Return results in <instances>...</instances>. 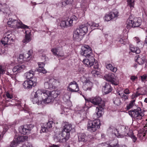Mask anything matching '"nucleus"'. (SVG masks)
<instances>
[{"label":"nucleus","instance_id":"1","mask_svg":"<svg viewBox=\"0 0 147 147\" xmlns=\"http://www.w3.org/2000/svg\"><path fill=\"white\" fill-rule=\"evenodd\" d=\"M31 95V100L33 103L39 105L42 102L45 104H48L53 102L58 94L57 92L54 91H44L41 90H38L36 92H32Z\"/></svg>","mask_w":147,"mask_h":147},{"label":"nucleus","instance_id":"2","mask_svg":"<svg viewBox=\"0 0 147 147\" xmlns=\"http://www.w3.org/2000/svg\"><path fill=\"white\" fill-rule=\"evenodd\" d=\"M80 54L88 59H84L83 62L88 67H91L94 64V58L91 49L88 45H84L82 47L80 51Z\"/></svg>","mask_w":147,"mask_h":147},{"label":"nucleus","instance_id":"3","mask_svg":"<svg viewBox=\"0 0 147 147\" xmlns=\"http://www.w3.org/2000/svg\"><path fill=\"white\" fill-rule=\"evenodd\" d=\"M7 24L9 27L13 28H22L24 29L28 28V26L23 24L20 20L9 18Z\"/></svg>","mask_w":147,"mask_h":147},{"label":"nucleus","instance_id":"4","mask_svg":"<svg viewBox=\"0 0 147 147\" xmlns=\"http://www.w3.org/2000/svg\"><path fill=\"white\" fill-rule=\"evenodd\" d=\"M129 114L132 117L134 118L138 122H140V121L142 119L144 114L142 112L140 108L138 107L137 109L129 111Z\"/></svg>","mask_w":147,"mask_h":147},{"label":"nucleus","instance_id":"5","mask_svg":"<svg viewBox=\"0 0 147 147\" xmlns=\"http://www.w3.org/2000/svg\"><path fill=\"white\" fill-rule=\"evenodd\" d=\"M14 36L8 32L6 33L4 35L3 38L1 40V42L4 46L13 43L14 41Z\"/></svg>","mask_w":147,"mask_h":147},{"label":"nucleus","instance_id":"6","mask_svg":"<svg viewBox=\"0 0 147 147\" xmlns=\"http://www.w3.org/2000/svg\"><path fill=\"white\" fill-rule=\"evenodd\" d=\"M128 23L126 27L129 29L131 27L135 28L139 26L141 24L142 20L140 18H135L133 20L129 19L127 20Z\"/></svg>","mask_w":147,"mask_h":147},{"label":"nucleus","instance_id":"7","mask_svg":"<svg viewBox=\"0 0 147 147\" xmlns=\"http://www.w3.org/2000/svg\"><path fill=\"white\" fill-rule=\"evenodd\" d=\"M100 121L95 120L94 121H89L87 125V129L91 132L95 131L97 128L100 127Z\"/></svg>","mask_w":147,"mask_h":147},{"label":"nucleus","instance_id":"8","mask_svg":"<svg viewBox=\"0 0 147 147\" xmlns=\"http://www.w3.org/2000/svg\"><path fill=\"white\" fill-rule=\"evenodd\" d=\"M59 81L53 78L51 79L44 83V87L46 89H55L59 85Z\"/></svg>","mask_w":147,"mask_h":147},{"label":"nucleus","instance_id":"9","mask_svg":"<svg viewBox=\"0 0 147 147\" xmlns=\"http://www.w3.org/2000/svg\"><path fill=\"white\" fill-rule=\"evenodd\" d=\"M105 79L107 81L111 83L112 84L115 85H117L119 80L116 76L113 73H109L104 76Z\"/></svg>","mask_w":147,"mask_h":147},{"label":"nucleus","instance_id":"10","mask_svg":"<svg viewBox=\"0 0 147 147\" xmlns=\"http://www.w3.org/2000/svg\"><path fill=\"white\" fill-rule=\"evenodd\" d=\"M90 101L95 105L105 106V102L100 96H96L90 99Z\"/></svg>","mask_w":147,"mask_h":147},{"label":"nucleus","instance_id":"11","mask_svg":"<svg viewBox=\"0 0 147 147\" xmlns=\"http://www.w3.org/2000/svg\"><path fill=\"white\" fill-rule=\"evenodd\" d=\"M119 16V12L117 10L115 9L105 16V20L107 21L116 19Z\"/></svg>","mask_w":147,"mask_h":147},{"label":"nucleus","instance_id":"12","mask_svg":"<svg viewBox=\"0 0 147 147\" xmlns=\"http://www.w3.org/2000/svg\"><path fill=\"white\" fill-rule=\"evenodd\" d=\"M37 82L36 78H34L29 81H26L23 84V85L25 88L29 89L32 88V86H36Z\"/></svg>","mask_w":147,"mask_h":147},{"label":"nucleus","instance_id":"13","mask_svg":"<svg viewBox=\"0 0 147 147\" xmlns=\"http://www.w3.org/2000/svg\"><path fill=\"white\" fill-rule=\"evenodd\" d=\"M123 134L125 136H128L130 137L132 140L134 142H135L137 140V138L134 135L133 131L131 130H130L128 127L125 126L124 127L123 131Z\"/></svg>","mask_w":147,"mask_h":147},{"label":"nucleus","instance_id":"14","mask_svg":"<svg viewBox=\"0 0 147 147\" xmlns=\"http://www.w3.org/2000/svg\"><path fill=\"white\" fill-rule=\"evenodd\" d=\"M105 108V106H98L96 109L95 114L96 118L101 117L104 113V109Z\"/></svg>","mask_w":147,"mask_h":147},{"label":"nucleus","instance_id":"15","mask_svg":"<svg viewBox=\"0 0 147 147\" xmlns=\"http://www.w3.org/2000/svg\"><path fill=\"white\" fill-rule=\"evenodd\" d=\"M51 51L53 54L58 57H62L64 56V53L62 51L61 47L57 48H55L51 49Z\"/></svg>","mask_w":147,"mask_h":147},{"label":"nucleus","instance_id":"16","mask_svg":"<svg viewBox=\"0 0 147 147\" xmlns=\"http://www.w3.org/2000/svg\"><path fill=\"white\" fill-rule=\"evenodd\" d=\"M82 36L80 30L78 28L73 32V38L74 40L80 41L81 39Z\"/></svg>","mask_w":147,"mask_h":147},{"label":"nucleus","instance_id":"17","mask_svg":"<svg viewBox=\"0 0 147 147\" xmlns=\"http://www.w3.org/2000/svg\"><path fill=\"white\" fill-rule=\"evenodd\" d=\"M135 60L139 64L142 65L145 62V57L144 55H138L135 57Z\"/></svg>","mask_w":147,"mask_h":147},{"label":"nucleus","instance_id":"18","mask_svg":"<svg viewBox=\"0 0 147 147\" xmlns=\"http://www.w3.org/2000/svg\"><path fill=\"white\" fill-rule=\"evenodd\" d=\"M61 134L62 136V137L63 138V142H65L70 137L69 132L63 129Z\"/></svg>","mask_w":147,"mask_h":147},{"label":"nucleus","instance_id":"19","mask_svg":"<svg viewBox=\"0 0 147 147\" xmlns=\"http://www.w3.org/2000/svg\"><path fill=\"white\" fill-rule=\"evenodd\" d=\"M92 87V83L90 81H88V82L84 84L82 88L85 91L91 90Z\"/></svg>","mask_w":147,"mask_h":147},{"label":"nucleus","instance_id":"20","mask_svg":"<svg viewBox=\"0 0 147 147\" xmlns=\"http://www.w3.org/2000/svg\"><path fill=\"white\" fill-rule=\"evenodd\" d=\"M78 139L79 142H85L88 140V138L86 134L83 133H79L78 135Z\"/></svg>","mask_w":147,"mask_h":147},{"label":"nucleus","instance_id":"21","mask_svg":"<svg viewBox=\"0 0 147 147\" xmlns=\"http://www.w3.org/2000/svg\"><path fill=\"white\" fill-rule=\"evenodd\" d=\"M103 90H104L105 93L106 94H108L111 92L112 90V88L110 84L109 83H106L104 86Z\"/></svg>","mask_w":147,"mask_h":147},{"label":"nucleus","instance_id":"22","mask_svg":"<svg viewBox=\"0 0 147 147\" xmlns=\"http://www.w3.org/2000/svg\"><path fill=\"white\" fill-rule=\"evenodd\" d=\"M147 131V126H145L144 128L140 130L138 132V136L141 139H143V137L145 136L146 132Z\"/></svg>","mask_w":147,"mask_h":147},{"label":"nucleus","instance_id":"23","mask_svg":"<svg viewBox=\"0 0 147 147\" xmlns=\"http://www.w3.org/2000/svg\"><path fill=\"white\" fill-rule=\"evenodd\" d=\"M25 66L24 65H18L15 66L12 69L13 72H20L25 68Z\"/></svg>","mask_w":147,"mask_h":147},{"label":"nucleus","instance_id":"24","mask_svg":"<svg viewBox=\"0 0 147 147\" xmlns=\"http://www.w3.org/2000/svg\"><path fill=\"white\" fill-rule=\"evenodd\" d=\"M85 26L84 25H82L80 26L78 28L80 30V33L82 36L84 35L87 32L88 27L89 26L87 25Z\"/></svg>","mask_w":147,"mask_h":147},{"label":"nucleus","instance_id":"25","mask_svg":"<svg viewBox=\"0 0 147 147\" xmlns=\"http://www.w3.org/2000/svg\"><path fill=\"white\" fill-rule=\"evenodd\" d=\"M69 85H73V86H71V87L73 88L74 87H76V88L75 89V90H74L71 88L68 87V88L69 90L72 92H77L79 90L78 85L76 82L74 81L73 82H71L70 83Z\"/></svg>","mask_w":147,"mask_h":147},{"label":"nucleus","instance_id":"26","mask_svg":"<svg viewBox=\"0 0 147 147\" xmlns=\"http://www.w3.org/2000/svg\"><path fill=\"white\" fill-rule=\"evenodd\" d=\"M34 72L33 71L31 70L29 72H27L24 74V76L26 78L28 79L34 78H34H36L35 77H33L34 75Z\"/></svg>","mask_w":147,"mask_h":147},{"label":"nucleus","instance_id":"27","mask_svg":"<svg viewBox=\"0 0 147 147\" xmlns=\"http://www.w3.org/2000/svg\"><path fill=\"white\" fill-rule=\"evenodd\" d=\"M61 134H58L55 135L54 136V139L55 142H63V138Z\"/></svg>","mask_w":147,"mask_h":147},{"label":"nucleus","instance_id":"28","mask_svg":"<svg viewBox=\"0 0 147 147\" xmlns=\"http://www.w3.org/2000/svg\"><path fill=\"white\" fill-rule=\"evenodd\" d=\"M19 131L20 133L24 135H28L29 134L28 130L25 126H21L19 128Z\"/></svg>","mask_w":147,"mask_h":147},{"label":"nucleus","instance_id":"29","mask_svg":"<svg viewBox=\"0 0 147 147\" xmlns=\"http://www.w3.org/2000/svg\"><path fill=\"white\" fill-rule=\"evenodd\" d=\"M14 138L16 139V142L19 143L20 142H24L27 140L28 137L26 136H20L18 137L16 136Z\"/></svg>","mask_w":147,"mask_h":147},{"label":"nucleus","instance_id":"30","mask_svg":"<svg viewBox=\"0 0 147 147\" xmlns=\"http://www.w3.org/2000/svg\"><path fill=\"white\" fill-rule=\"evenodd\" d=\"M87 25L88 26H90L91 29H92L94 27H97V29L100 30L101 28H100L99 24H96L95 23H92L91 22H89L87 23Z\"/></svg>","mask_w":147,"mask_h":147},{"label":"nucleus","instance_id":"31","mask_svg":"<svg viewBox=\"0 0 147 147\" xmlns=\"http://www.w3.org/2000/svg\"><path fill=\"white\" fill-rule=\"evenodd\" d=\"M130 49L131 52L135 53L136 54H139L140 52L139 48H136L132 45H130Z\"/></svg>","mask_w":147,"mask_h":147},{"label":"nucleus","instance_id":"32","mask_svg":"<svg viewBox=\"0 0 147 147\" xmlns=\"http://www.w3.org/2000/svg\"><path fill=\"white\" fill-rule=\"evenodd\" d=\"M118 94L120 96L123 101H125L128 99V95H126L123 93H121L120 92H118Z\"/></svg>","mask_w":147,"mask_h":147},{"label":"nucleus","instance_id":"33","mask_svg":"<svg viewBox=\"0 0 147 147\" xmlns=\"http://www.w3.org/2000/svg\"><path fill=\"white\" fill-rule=\"evenodd\" d=\"M106 67L107 69H109L113 72H116L117 70V68L115 67H113L112 65L110 63H108L106 64Z\"/></svg>","mask_w":147,"mask_h":147},{"label":"nucleus","instance_id":"34","mask_svg":"<svg viewBox=\"0 0 147 147\" xmlns=\"http://www.w3.org/2000/svg\"><path fill=\"white\" fill-rule=\"evenodd\" d=\"M31 40L30 36L28 34H26L24 39L22 41L24 43H26L29 42Z\"/></svg>","mask_w":147,"mask_h":147},{"label":"nucleus","instance_id":"35","mask_svg":"<svg viewBox=\"0 0 147 147\" xmlns=\"http://www.w3.org/2000/svg\"><path fill=\"white\" fill-rule=\"evenodd\" d=\"M71 129V125L70 124H67L64 126L63 129L66 131L69 132Z\"/></svg>","mask_w":147,"mask_h":147},{"label":"nucleus","instance_id":"36","mask_svg":"<svg viewBox=\"0 0 147 147\" xmlns=\"http://www.w3.org/2000/svg\"><path fill=\"white\" fill-rule=\"evenodd\" d=\"M120 43L125 44L128 42V40L126 36L122 37L119 40Z\"/></svg>","mask_w":147,"mask_h":147},{"label":"nucleus","instance_id":"37","mask_svg":"<svg viewBox=\"0 0 147 147\" xmlns=\"http://www.w3.org/2000/svg\"><path fill=\"white\" fill-rule=\"evenodd\" d=\"M48 129L51 128L53 126L55 125V123L52 121H49L46 124L44 125Z\"/></svg>","mask_w":147,"mask_h":147},{"label":"nucleus","instance_id":"38","mask_svg":"<svg viewBox=\"0 0 147 147\" xmlns=\"http://www.w3.org/2000/svg\"><path fill=\"white\" fill-rule=\"evenodd\" d=\"M113 101L114 103L118 106H119L122 103L120 99L118 98H114L113 99Z\"/></svg>","mask_w":147,"mask_h":147},{"label":"nucleus","instance_id":"39","mask_svg":"<svg viewBox=\"0 0 147 147\" xmlns=\"http://www.w3.org/2000/svg\"><path fill=\"white\" fill-rule=\"evenodd\" d=\"M69 93L64 92L63 98L65 101L68 100L70 98V96Z\"/></svg>","mask_w":147,"mask_h":147},{"label":"nucleus","instance_id":"40","mask_svg":"<svg viewBox=\"0 0 147 147\" xmlns=\"http://www.w3.org/2000/svg\"><path fill=\"white\" fill-rule=\"evenodd\" d=\"M5 6V5L3 6L0 3V11H2L4 13H8L9 9L8 8H6L5 9H4L2 7Z\"/></svg>","mask_w":147,"mask_h":147},{"label":"nucleus","instance_id":"41","mask_svg":"<svg viewBox=\"0 0 147 147\" xmlns=\"http://www.w3.org/2000/svg\"><path fill=\"white\" fill-rule=\"evenodd\" d=\"M128 5L132 9L134 7V0H127Z\"/></svg>","mask_w":147,"mask_h":147},{"label":"nucleus","instance_id":"42","mask_svg":"<svg viewBox=\"0 0 147 147\" xmlns=\"http://www.w3.org/2000/svg\"><path fill=\"white\" fill-rule=\"evenodd\" d=\"M48 131V129L47 128V127L44 125H42L41 128V130H40V133L47 132Z\"/></svg>","mask_w":147,"mask_h":147},{"label":"nucleus","instance_id":"43","mask_svg":"<svg viewBox=\"0 0 147 147\" xmlns=\"http://www.w3.org/2000/svg\"><path fill=\"white\" fill-rule=\"evenodd\" d=\"M25 60L24 56L23 55L20 54L18 58V61L20 63L23 62V61Z\"/></svg>","mask_w":147,"mask_h":147},{"label":"nucleus","instance_id":"44","mask_svg":"<svg viewBox=\"0 0 147 147\" xmlns=\"http://www.w3.org/2000/svg\"><path fill=\"white\" fill-rule=\"evenodd\" d=\"M119 145L118 142H117L116 143H115L111 145L106 144L103 147H119Z\"/></svg>","mask_w":147,"mask_h":147},{"label":"nucleus","instance_id":"45","mask_svg":"<svg viewBox=\"0 0 147 147\" xmlns=\"http://www.w3.org/2000/svg\"><path fill=\"white\" fill-rule=\"evenodd\" d=\"M32 54V51L31 50H29L28 51V53L25 54V56H24V57L25 58V60H26V59H29V57H30V56H31Z\"/></svg>","mask_w":147,"mask_h":147},{"label":"nucleus","instance_id":"46","mask_svg":"<svg viewBox=\"0 0 147 147\" xmlns=\"http://www.w3.org/2000/svg\"><path fill=\"white\" fill-rule=\"evenodd\" d=\"M65 23H66V27L71 26H72V21L69 19L66 20L65 21Z\"/></svg>","mask_w":147,"mask_h":147},{"label":"nucleus","instance_id":"47","mask_svg":"<svg viewBox=\"0 0 147 147\" xmlns=\"http://www.w3.org/2000/svg\"><path fill=\"white\" fill-rule=\"evenodd\" d=\"M135 100L131 101L129 105L127 106V109L129 110L131 108L134 104Z\"/></svg>","mask_w":147,"mask_h":147},{"label":"nucleus","instance_id":"48","mask_svg":"<svg viewBox=\"0 0 147 147\" xmlns=\"http://www.w3.org/2000/svg\"><path fill=\"white\" fill-rule=\"evenodd\" d=\"M81 81L84 84L88 82V81H90L85 76H83L81 78Z\"/></svg>","mask_w":147,"mask_h":147},{"label":"nucleus","instance_id":"49","mask_svg":"<svg viewBox=\"0 0 147 147\" xmlns=\"http://www.w3.org/2000/svg\"><path fill=\"white\" fill-rule=\"evenodd\" d=\"M135 39H136V43L138 44V46L139 47H142L143 45L141 42L139 38L138 37H135Z\"/></svg>","mask_w":147,"mask_h":147},{"label":"nucleus","instance_id":"50","mask_svg":"<svg viewBox=\"0 0 147 147\" xmlns=\"http://www.w3.org/2000/svg\"><path fill=\"white\" fill-rule=\"evenodd\" d=\"M26 128L28 130V131L29 133L30 131L34 127V125L32 124H30L25 125Z\"/></svg>","mask_w":147,"mask_h":147},{"label":"nucleus","instance_id":"51","mask_svg":"<svg viewBox=\"0 0 147 147\" xmlns=\"http://www.w3.org/2000/svg\"><path fill=\"white\" fill-rule=\"evenodd\" d=\"M18 143V142H16V139L14 138L13 141L11 142V146L12 147H15L17 145Z\"/></svg>","mask_w":147,"mask_h":147},{"label":"nucleus","instance_id":"52","mask_svg":"<svg viewBox=\"0 0 147 147\" xmlns=\"http://www.w3.org/2000/svg\"><path fill=\"white\" fill-rule=\"evenodd\" d=\"M38 71L43 74H45L47 72L46 70L44 68L38 69Z\"/></svg>","mask_w":147,"mask_h":147},{"label":"nucleus","instance_id":"53","mask_svg":"<svg viewBox=\"0 0 147 147\" xmlns=\"http://www.w3.org/2000/svg\"><path fill=\"white\" fill-rule=\"evenodd\" d=\"M115 135L118 138H123L124 136H125V135H124V134H120L118 133H115Z\"/></svg>","mask_w":147,"mask_h":147},{"label":"nucleus","instance_id":"54","mask_svg":"<svg viewBox=\"0 0 147 147\" xmlns=\"http://www.w3.org/2000/svg\"><path fill=\"white\" fill-rule=\"evenodd\" d=\"M94 68L95 69H98L99 68V65L98 63L96 61H94V64L92 65H94Z\"/></svg>","mask_w":147,"mask_h":147},{"label":"nucleus","instance_id":"55","mask_svg":"<svg viewBox=\"0 0 147 147\" xmlns=\"http://www.w3.org/2000/svg\"><path fill=\"white\" fill-rule=\"evenodd\" d=\"M77 19V18L75 16H73L69 19V20L72 21L73 23L74 21H75Z\"/></svg>","mask_w":147,"mask_h":147},{"label":"nucleus","instance_id":"56","mask_svg":"<svg viewBox=\"0 0 147 147\" xmlns=\"http://www.w3.org/2000/svg\"><path fill=\"white\" fill-rule=\"evenodd\" d=\"M22 147H32V146L30 143L26 142L23 145Z\"/></svg>","mask_w":147,"mask_h":147},{"label":"nucleus","instance_id":"57","mask_svg":"<svg viewBox=\"0 0 147 147\" xmlns=\"http://www.w3.org/2000/svg\"><path fill=\"white\" fill-rule=\"evenodd\" d=\"M130 90L126 88L123 91V93L125 94L128 95L130 94Z\"/></svg>","mask_w":147,"mask_h":147},{"label":"nucleus","instance_id":"58","mask_svg":"<svg viewBox=\"0 0 147 147\" xmlns=\"http://www.w3.org/2000/svg\"><path fill=\"white\" fill-rule=\"evenodd\" d=\"M60 26L62 27H66L65 21H61L60 23Z\"/></svg>","mask_w":147,"mask_h":147},{"label":"nucleus","instance_id":"59","mask_svg":"<svg viewBox=\"0 0 147 147\" xmlns=\"http://www.w3.org/2000/svg\"><path fill=\"white\" fill-rule=\"evenodd\" d=\"M78 71L80 73L83 74L85 72V70H84V69L80 67L78 70Z\"/></svg>","mask_w":147,"mask_h":147},{"label":"nucleus","instance_id":"60","mask_svg":"<svg viewBox=\"0 0 147 147\" xmlns=\"http://www.w3.org/2000/svg\"><path fill=\"white\" fill-rule=\"evenodd\" d=\"M61 4L62 6L63 7L65 6L66 5H67L66 0L65 1L62 0L61 2Z\"/></svg>","mask_w":147,"mask_h":147},{"label":"nucleus","instance_id":"61","mask_svg":"<svg viewBox=\"0 0 147 147\" xmlns=\"http://www.w3.org/2000/svg\"><path fill=\"white\" fill-rule=\"evenodd\" d=\"M91 73L95 76H96V75L97 76L98 74H99V72L96 71H92Z\"/></svg>","mask_w":147,"mask_h":147},{"label":"nucleus","instance_id":"62","mask_svg":"<svg viewBox=\"0 0 147 147\" xmlns=\"http://www.w3.org/2000/svg\"><path fill=\"white\" fill-rule=\"evenodd\" d=\"M38 65L39 67V69L44 68V67L45 66L44 63L42 62L38 63Z\"/></svg>","mask_w":147,"mask_h":147},{"label":"nucleus","instance_id":"63","mask_svg":"<svg viewBox=\"0 0 147 147\" xmlns=\"http://www.w3.org/2000/svg\"><path fill=\"white\" fill-rule=\"evenodd\" d=\"M9 127H8V126H7V125H4V130L5 131V132H4V131H3V134H5V132H6V131H7V130H8V129L9 128Z\"/></svg>","mask_w":147,"mask_h":147},{"label":"nucleus","instance_id":"64","mask_svg":"<svg viewBox=\"0 0 147 147\" xmlns=\"http://www.w3.org/2000/svg\"><path fill=\"white\" fill-rule=\"evenodd\" d=\"M6 96L7 98L11 99L13 97V96L8 92L6 93Z\"/></svg>","mask_w":147,"mask_h":147}]
</instances>
